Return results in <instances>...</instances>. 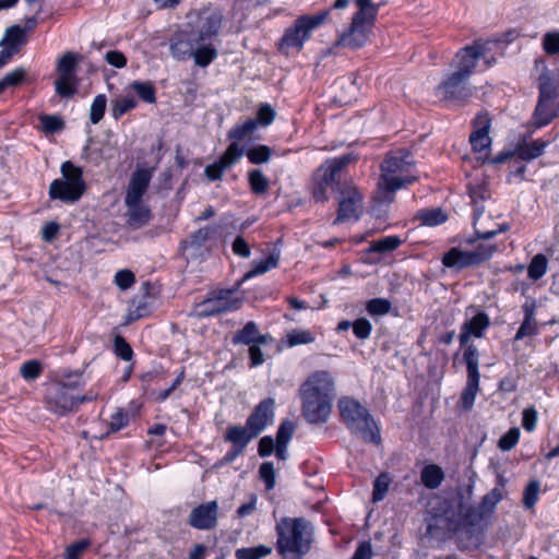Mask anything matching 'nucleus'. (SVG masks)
Listing matches in <instances>:
<instances>
[{"mask_svg": "<svg viewBox=\"0 0 559 559\" xmlns=\"http://www.w3.org/2000/svg\"><path fill=\"white\" fill-rule=\"evenodd\" d=\"M301 411L310 424H322L329 419L335 397L333 377L329 371L312 372L300 386Z\"/></svg>", "mask_w": 559, "mask_h": 559, "instance_id": "nucleus-1", "label": "nucleus"}, {"mask_svg": "<svg viewBox=\"0 0 559 559\" xmlns=\"http://www.w3.org/2000/svg\"><path fill=\"white\" fill-rule=\"evenodd\" d=\"M301 411L310 424H322L329 419L335 397L333 377L329 371L312 372L300 386Z\"/></svg>", "mask_w": 559, "mask_h": 559, "instance_id": "nucleus-2", "label": "nucleus"}, {"mask_svg": "<svg viewBox=\"0 0 559 559\" xmlns=\"http://www.w3.org/2000/svg\"><path fill=\"white\" fill-rule=\"evenodd\" d=\"M276 550L283 559H302L311 549L314 530L306 518H282L275 526Z\"/></svg>", "mask_w": 559, "mask_h": 559, "instance_id": "nucleus-3", "label": "nucleus"}, {"mask_svg": "<svg viewBox=\"0 0 559 559\" xmlns=\"http://www.w3.org/2000/svg\"><path fill=\"white\" fill-rule=\"evenodd\" d=\"M222 27V15L216 12L203 13L199 16L197 25L176 32L169 40L171 56L178 61H186L193 55L200 41L215 39Z\"/></svg>", "mask_w": 559, "mask_h": 559, "instance_id": "nucleus-4", "label": "nucleus"}, {"mask_svg": "<svg viewBox=\"0 0 559 559\" xmlns=\"http://www.w3.org/2000/svg\"><path fill=\"white\" fill-rule=\"evenodd\" d=\"M426 536L444 540L462 525L461 514L453 501L440 495H431L425 504Z\"/></svg>", "mask_w": 559, "mask_h": 559, "instance_id": "nucleus-5", "label": "nucleus"}, {"mask_svg": "<svg viewBox=\"0 0 559 559\" xmlns=\"http://www.w3.org/2000/svg\"><path fill=\"white\" fill-rule=\"evenodd\" d=\"M340 417L348 431L365 442L379 445L381 429L369 409L350 396H342L337 402Z\"/></svg>", "mask_w": 559, "mask_h": 559, "instance_id": "nucleus-6", "label": "nucleus"}, {"mask_svg": "<svg viewBox=\"0 0 559 559\" xmlns=\"http://www.w3.org/2000/svg\"><path fill=\"white\" fill-rule=\"evenodd\" d=\"M414 160L408 151L402 150L386 155L381 164V175L373 198L376 202L391 203L394 193L405 183L412 182L406 176Z\"/></svg>", "mask_w": 559, "mask_h": 559, "instance_id": "nucleus-7", "label": "nucleus"}, {"mask_svg": "<svg viewBox=\"0 0 559 559\" xmlns=\"http://www.w3.org/2000/svg\"><path fill=\"white\" fill-rule=\"evenodd\" d=\"M152 176L151 169L138 166L127 186L124 195L127 222L133 229L145 226L152 218L151 209L143 202V197L147 192Z\"/></svg>", "mask_w": 559, "mask_h": 559, "instance_id": "nucleus-8", "label": "nucleus"}, {"mask_svg": "<svg viewBox=\"0 0 559 559\" xmlns=\"http://www.w3.org/2000/svg\"><path fill=\"white\" fill-rule=\"evenodd\" d=\"M329 16V11H322L318 14H304L298 16L294 23L285 29L281 41L280 50L296 49L300 51L306 41L311 37L314 29L320 27Z\"/></svg>", "mask_w": 559, "mask_h": 559, "instance_id": "nucleus-9", "label": "nucleus"}, {"mask_svg": "<svg viewBox=\"0 0 559 559\" xmlns=\"http://www.w3.org/2000/svg\"><path fill=\"white\" fill-rule=\"evenodd\" d=\"M513 37L507 39H489V40H475L472 45H467L461 48L456 55L455 60L457 63V69L454 71L456 73H461L464 76L471 79L474 69L479 59H484L488 67L495 61L493 58H489V53L493 47L499 45L500 43L511 41Z\"/></svg>", "mask_w": 559, "mask_h": 559, "instance_id": "nucleus-10", "label": "nucleus"}, {"mask_svg": "<svg viewBox=\"0 0 559 559\" xmlns=\"http://www.w3.org/2000/svg\"><path fill=\"white\" fill-rule=\"evenodd\" d=\"M97 397L98 393L93 390L83 395H74L67 390V386L55 383L47 392L46 404L51 413L58 416H67L76 412L81 404L93 402Z\"/></svg>", "mask_w": 559, "mask_h": 559, "instance_id": "nucleus-11", "label": "nucleus"}, {"mask_svg": "<svg viewBox=\"0 0 559 559\" xmlns=\"http://www.w3.org/2000/svg\"><path fill=\"white\" fill-rule=\"evenodd\" d=\"M496 250L497 246L483 243L478 245L472 251H463L459 248H451L448 252L444 253L442 263L448 269L461 271L463 269L479 265L488 261Z\"/></svg>", "mask_w": 559, "mask_h": 559, "instance_id": "nucleus-12", "label": "nucleus"}, {"mask_svg": "<svg viewBox=\"0 0 559 559\" xmlns=\"http://www.w3.org/2000/svg\"><path fill=\"white\" fill-rule=\"evenodd\" d=\"M242 283L238 281L233 288L216 289L210 293L209 297L201 304L202 316L213 317L224 312L238 310L243 299L237 296Z\"/></svg>", "mask_w": 559, "mask_h": 559, "instance_id": "nucleus-13", "label": "nucleus"}, {"mask_svg": "<svg viewBox=\"0 0 559 559\" xmlns=\"http://www.w3.org/2000/svg\"><path fill=\"white\" fill-rule=\"evenodd\" d=\"M80 57L74 52H66L57 62L58 79L55 82L56 92L61 97L73 96L78 88L76 68Z\"/></svg>", "mask_w": 559, "mask_h": 559, "instance_id": "nucleus-14", "label": "nucleus"}, {"mask_svg": "<svg viewBox=\"0 0 559 559\" xmlns=\"http://www.w3.org/2000/svg\"><path fill=\"white\" fill-rule=\"evenodd\" d=\"M479 353L477 347L472 344L464 349L463 361L466 366L467 381L461 394V404L463 409H472L476 395L479 391V370H478Z\"/></svg>", "mask_w": 559, "mask_h": 559, "instance_id": "nucleus-15", "label": "nucleus"}, {"mask_svg": "<svg viewBox=\"0 0 559 559\" xmlns=\"http://www.w3.org/2000/svg\"><path fill=\"white\" fill-rule=\"evenodd\" d=\"M362 210V195L355 187H348L341 191L337 215L333 222L338 225L346 222H357Z\"/></svg>", "mask_w": 559, "mask_h": 559, "instance_id": "nucleus-16", "label": "nucleus"}, {"mask_svg": "<svg viewBox=\"0 0 559 559\" xmlns=\"http://www.w3.org/2000/svg\"><path fill=\"white\" fill-rule=\"evenodd\" d=\"M438 88L442 92L444 99L460 105H465L473 96L469 78L456 72L449 74Z\"/></svg>", "mask_w": 559, "mask_h": 559, "instance_id": "nucleus-17", "label": "nucleus"}, {"mask_svg": "<svg viewBox=\"0 0 559 559\" xmlns=\"http://www.w3.org/2000/svg\"><path fill=\"white\" fill-rule=\"evenodd\" d=\"M243 154L245 146L238 143H230L216 162L205 167V176L210 181L219 180L224 171L234 166L243 156Z\"/></svg>", "mask_w": 559, "mask_h": 559, "instance_id": "nucleus-18", "label": "nucleus"}, {"mask_svg": "<svg viewBox=\"0 0 559 559\" xmlns=\"http://www.w3.org/2000/svg\"><path fill=\"white\" fill-rule=\"evenodd\" d=\"M218 503L215 500L201 503L190 512L188 523L193 528L209 531L217 525Z\"/></svg>", "mask_w": 559, "mask_h": 559, "instance_id": "nucleus-19", "label": "nucleus"}, {"mask_svg": "<svg viewBox=\"0 0 559 559\" xmlns=\"http://www.w3.org/2000/svg\"><path fill=\"white\" fill-rule=\"evenodd\" d=\"M274 417L275 400L266 397L254 406L246 421L249 428L259 436L269 425L273 424Z\"/></svg>", "mask_w": 559, "mask_h": 559, "instance_id": "nucleus-20", "label": "nucleus"}, {"mask_svg": "<svg viewBox=\"0 0 559 559\" xmlns=\"http://www.w3.org/2000/svg\"><path fill=\"white\" fill-rule=\"evenodd\" d=\"M490 325V318L485 311H477L472 318L466 319L461 326L459 335L461 346L465 348L469 345L468 341L472 336L480 338L484 336V332Z\"/></svg>", "mask_w": 559, "mask_h": 559, "instance_id": "nucleus-21", "label": "nucleus"}, {"mask_svg": "<svg viewBox=\"0 0 559 559\" xmlns=\"http://www.w3.org/2000/svg\"><path fill=\"white\" fill-rule=\"evenodd\" d=\"M558 98L538 95L537 105L534 110V124L536 128H543L549 124L559 116Z\"/></svg>", "mask_w": 559, "mask_h": 559, "instance_id": "nucleus-22", "label": "nucleus"}, {"mask_svg": "<svg viewBox=\"0 0 559 559\" xmlns=\"http://www.w3.org/2000/svg\"><path fill=\"white\" fill-rule=\"evenodd\" d=\"M536 308L537 304L534 298H527L525 300L522 306L524 318L514 335V341H521L525 337L534 336L539 333L538 323L535 319Z\"/></svg>", "mask_w": 559, "mask_h": 559, "instance_id": "nucleus-23", "label": "nucleus"}, {"mask_svg": "<svg viewBox=\"0 0 559 559\" xmlns=\"http://www.w3.org/2000/svg\"><path fill=\"white\" fill-rule=\"evenodd\" d=\"M84 193L82 190L73 188L71 183L62 178L52 180L48 191L50 200H59L68 204L78 202Z\"/></svg>", "mask_w": 559, "mask_h": 559, "instance_id": "nucleus-24", "label": "nucleus"}, {"mask_svg": "<svg viewBox=\"0 0 559 559\" xmlns=\"http://www.w3.org/2000/svg\"><path fill=\"white\" fill-rule=\"evenodd\" d=\"M354 160L352 154H344L342 156L326 160L320 168V179L326 186H334L340 178V173Z\"/></svg>", "mask_w": 559, "mask_h": 559, "instance_id": "nucleus-25", "label": "nucleus"}, {"mask_svg": "<svg viewBox=\"0 0 559 559\" xmlns=\"http://www.w3.org/2000/svg\"><path fill=\"white\" fill-rule=\"evenodd\" d=\"M233 344L254 345V344H266L269 335L260 334L257 324L253 321H249L245 326L237 331L233 336Z\"/></svg>", "mask_w": 559, "mask_h": 559, "instance_id": "nucleus-26", "label": "nucleus"}, {"mask_svg": "<svg viewBox=\"0 0 559 559\" xmlns=\"http://www.w3.org/2000/svg\"><path fill=\"white\" fill-rule=\"evenodd\" d=\"M258 435L249 428L246 421L245 426L231 425L227 428L224 440L230 442L235 447L246 449L251 440L257 438Z\"/></svg>", "mask_w": 559, "mask_h": 559, "instance_id": "nucleus-27", "label": "nucleus"}, {"mask_svg": "<svg viewBox=\"0 0 559 559\" xmlns=\"http://www.w3.org/2000/svg\"><path fill=\"white\" fill-rule=\"evenodd\" d=\"M369 29L367 26L354 25L350 26L338 39V45L352 49L361 48L368 40Z\"/></svg>", "mask_w": 559, "mask_h": 559, "instance_id": "nucleus-28", "label": "nucleus"}, {"mask_svg": "<svg viewBox=\"0 0 559 559\" xmlns=\"http://www.w3.org/2000/svg\"><path fill=\"white\" fill-rule=\"evenodd\" d=\"M548 144V141H544L542 139L535 140L531 143H526V140L523 139L516 144L515 154L521 160L531 162L542 156Z\"/></svg>", "mask_w": 559, "mask_h": 559, "instance_id": "nucleus-29", "label": "nucleus"}, {"mask_svg": "<svg viewBox=\"0 0 559 559\" xmlns=\"http://www.w3.org/2000/svg\"><path fill=\"white\" fill-rule=\"evenodd\" d=\"M213 40L214 39H206L198 43L195 46L191 58H193L198 67L206 68L217 58L218 51Z\"/></svg>", "mask_w": 559, "mask_h": 559, "instance_id": "nucleus-30", "label": "nucleus"}, {"mask_svg": "<svg viewBox=\"0 0 559 559\" xmlns=\"http://www.w3.org/2000/svg\"><path fill=\"white\" fill-rule=\"evenodd\" d=\"M559 73L552 72L544 67L538 78V95L558 98L559 96Z\"/></svg>", "mask_w": 559, "mask_h": 559, "instance_id": "nucleus-31", "label": "nucleus"}, {"mask_svg": "<svg viewBox=\"0 0 559 559\" xmlns=\"http://www.w3.org/2000/svg\"><path fill=\"white\" fill-rule=\"evenodd\" d=\"M445 479L444 471L438 464H426L421 467V486L427 489H438Z\"/></svg>", "mask_w": 559, "mask_h": 559, "instance_id": "nucleus-32", "label": "nucleus"}, {"mask_svg": "<svg viewBox=\"0 0 559 559\" xmlns=\"http://www.w3.org/2000/svg\"><path fill=\"white\" fill-rule=\"evenodd\" d=\"M468 195L471 198V203L474 206V224L476 221L483 215L485 212L484 202L489 198V190L486 185H472L467 186Z\"/></svg>", "mask_w": 559, "mask_h": 559, "instance_id": "nucleus-33", "label": "nucleus"}, {"mask_svg": "<svg viewBox=\"0 0 559 559\" xmlns=\"http://www.w3.org/2000/svg\"><path fill=\"white\" fill-rule=\"evenodd\" d=\"M25 43V29H23L20 25H12L5 31L4 37L0 45H2L3 48L9 50L12 55H15L20 51L21 47Z\"/></svg>", "mask_w": 559, "mask_h": 559, "instance_id": "nucleus-34", "label": "nucleus"}, {"mask_svg": "<svg viewBox=\"0 0 559 559\" xmlns=\"http://www.w3.org/2000/svg\"><path fill=\"white\" fill-rule=\"evenodd\" d=\"M217 226H205L193 231L189 238L180 242V248L187 250L189 248L200 249L204 243L217 233Z\"/></svg>", "mask_w": 559, "mask_h": 559, "instance_id": "nucleus-35", "label": "nucleus"}, {"mask_svg": "<svg viewBox=\"0 0 559 559\" xmlns=\"http://www.w3.org/2000/svg\"><path fill=\"white\" fill-rule=\"evenodd\" d=\"M281 254L280 252H272L269 257L263 258L253 263L250 271H248L240 282L243 284L246 281L262 275L278 265Z\"/></svg>", "mask_w": 559, "mask_h": 559, "instance_id": "nucleus-36", "label": "nucleus"}, {"mask_svg": "<svg viewBox=\"0 0 559 559\" xmlns=\"http://www.w3.org/2000/svg\"><path fill=\"white\" fill-rule=\"evenodd\" d=\"M60 171L62 179L71 183L73 188H78L85 192L86 182L84 180L83 169L81 167L74 165L71 160H66L61 164Z\"/></svg>", "mask_w": 559, "mask_h": 559, "instance_id": "nucleus-37", "label": "nucleus"}, {"mask_svg": "<svg viewBox=\"0 0 559 559\" xmlns=\"http://www.w3.org/2000/svg\"><path fill=\"white\" fill-rule=\"evenodd\" d=\"M358 11L354 14L352 24L367 26L371 25L377 17L378 8L369 1L356 0Z\"/></svg>", "mask_w": 559, "mask_h": 559, "instance_id": "nucleus-38", "label": "nucleus"}, {"mask_svg": "<svg viewBox=\"0 0 559 559\" xmlns=\"http://www.w3.org/2000/svg\"><path fill=\"white\" fill-rule=\"evenodd\" d=\"M258 129V121L250 118L242 123L235 124L227 133L231 143H240L246 139H251Z\"/></svg>", "mask_w": 559, "mask_h": 559, "instance_id": "nucleus-39", "label": "nucleus"}, {"mask_svg": "<svg viewBox=\"0 0 559 559\" xmlns=\"http://www.w3.org/2000/svg\"><path fill=\"white\" fill-rule=\"evenodd\" d=\"M138 106V100L133 95H126L111 100L110 112L115 120H119L128 111Z\"/></svg>", "mask_w": 559, "mask_h": 559, "instance_id": "nucleus-40", "label": "nucleus"}, {"mask_svg": "<svg viewBox=\"0 0 559 559\" xmlns=\"http://www.w3.org/2000/svg\"><path fill=\"white\" fill-rule=\"evenodd\" d=\"M403 240L399 236H385L373 240L370 243L367 252L380 254L389 253L399 248Z\"/></svg>", "mask_w": 559, "mask_h": 559, "instance_id": "nucleus-41", "label": "nucleus"}, {"mask_svg": "<svg viewBox=\"0 0 559 559\" xmlns=\"http://www.w3.org/2000/svg\"><path fill=\"white\" fill-rule=\"evenodd\" d=\"M393 481V478L390 473L382 472L378 475V477L373 481L372 487V502L378 503L382 501L386 493L389 492L390 486Z\"/></svg>", "mask_w": 559, "mask_h": 559, "instance_id": "nucleus-42", "label": "nucleus"}, {"mask_svg": "<svg viewBox=\"0 0 559 559\" xmlns=\"http://www.w3.org/2000/svg\"><path fill=\"white\" fill-rule=\"evenodd\" d=\"M130 87L136 93L142 102L146 104L156 103V88L151 81H133L130 84Z\"/></svg>", "mask_w": 559, "mask_h": 559, "instance_id": "nucleus-43", "label": "nucleus"}, {"mask_svg": "<svg viewBox=\"0 0 559 559\" xmlns=\"http://www.w3.org/2000/svg\"><path fill=\"white\" fill-rule=\"evenodd\" d=\"M272 552V548L265 545L238 548L235 551L236 559H262Z\"/></svg>", "mask_w": 559, "mask_h": 559, "instance_id": "nucleus-44", "label": "nucleus"}, {"mask_svg": "<svg viewBox=\"0 0 559 559\" xmlns=\"http://www.w3.org/2000/svg\"><path fill=\"white\" fill-rule=\"evenodd\" d=\"M548 269V260L545 254L537 253L533 257L528 265V277L533 281L542 278Z\"/></svg>", "mask_w": 559, "mask_h": 559, "instance_id": "nucleus-45", "label": "nucleus"}, {"mask_svg": "<svg viewBox=\"0 0 559 559\" xmlns=\"http://www.w3.org/2000/svg\"><path fill=\"white\" fill-rule=\"evenodd\" d=\"M248 181L254 194L262 195L267 191L269 180L260 169H252L248 173Z\"/></svg>", "mask_w": 559, "mask_h": 559, "instance_id": "nucleus-46", "label": "nucleus"}, {"mask_svg": "<svg viewBox=\"0 0 559 559\" xmlns=\"http://www.w3.org/2000/svg\"><path fill=\"white\" fill-rule=\"evenodd\" d=\"M248 160L253 165L263 164L270 160L272 156V150L267 145H257L249 150L245 148V154Z\"/></svg>", "mask_w": 559, "mask_h": 559, "instance_id": "nucleus-47", "label": "nucleus"}, {"mask_svg": "<svg viewBox=\"0 0 559 559\" xmlns=\"http://www.w3.org/2000/svg\"><path fill=\"white\" fill-rule=\"evenodd\" d=\"M107 107V96L98 94L94 97L90 108V120L93 124H97L104 118Z\"/></svg>", "mask_w": 559, "mask_h": 559, "instance_id": "nucleus-48", "label": "nucleus"}, {"mask_svg": "<svg viewBox=\"0 0 559 559\" xmlns=\"http://www.w3.org/2000/svg\"><path fill=\"white\" fill-rule=\"evenodd\" d=\"M58 385L67 386L68 391H73L79 389L85 384L83 381V372L82 371H64L61 374V379L56 382Z\"/></svg>", "mask_w": 559, "mask_h": 559, "instance_id": "nucleus-49", "label": "nucleus"}, {"mask_svg": "<svg viewBox=\"0 0 559 559\" xmlns=\"http://www.w3.org/2000/svg\"><path fill=\"white\" fill-rule=\"evenodd\" d=\"M421 225L437 226L448 219V215L440 209H426L421 210Z\"/></svg>", "mask_w": 559, "mask_h": 559, "instance_id": "nucleus-50", "label": "nucleus"}, {"mask_svg": "<svg viewBox=\"0 0 559 559\" xmlns=\"http://www.w3.org/2000/svg\"><path fill=\"white\" fill-rule=\"evenodd\" d=\"M20 373L24 380L34 381L41 376L43 365L36 359L27 360L22 364Z\"/></svg>", "mask_w": 559, "mask_h": 559, "instance_id": "nucleus-51", "label": "nucleus"}, {"mask_svg": "<svg viewBox=\"0 0 559 559\" xmlns=\"http://www.w3.org/2000/svg\"><path fill=\"white\" fill-rule=\"evenodd\" d=\"M114 353L124 361L132 360L134 355L132 347L121 335H116L114 338Z\"/></svg>", "mask_w": 559, "mask_h": 559, "instance_id": "nucleus-52", "label": "nucleus"}, {"mask_svg": "<svg viewBox=\"0 0 559 559\" xmlns=\"http://www.w3.org/2000/svg\"><path fill=\"white\" fill-rule=\"evenodd\" d=\"M539 489L540 483L537 479L531 480L525 487L523 493V504L526 509H532L536 504Z\"/></svg>", "mask_w": 559, "mask_h": 559, "instance_id": "nucleus-53", "label": "nucleus"}, {"mask_svg": "<svg viewBox=\"0 0 559 559\" xmlns=\"http://www.w3.org/2000/svg\"><path fill=\"white\" fill-rule=\"evenodd\" d=\"M520 439V429L513 427L509 429L498 441V448L502 451L512 450L519 442Z\"/></svg>", "mask_w": 559, "mask_h": 559, "instance_id": "nucleus-54", "label": "nucleus"}, {"mask_svg": "<svg viewBox=\"0 0 559 559\" xmlns=\"http://www.w3.org/2000/svg\"><path fill=\"white\" fill-rule=\"evenodd\" d=\"M391 309V302L384 298L370 299L366 305V310L371 316H383Z\"/></svg>", "mask_w": 559, "mask_h": 559, "instance_id": "nucleus-55", "label": "nucleus"}, {"mask_svg": "<svg viewBox=\"0 0 559 559\" xmlns=\"http://www.w3.org/2000/svg\"><path fill=\"white\" fill-rule=\"evenodd\" d=\"M91 546L87 538L70 544L64 551L63 559H80L81 555Z\"/></svg>", "mask_w": 559, "mask_h": 559, "instance_id": "nucleus-56", "label": "nucleus"}, {"mask_svg": "<svg viewBox=\"0 0 559 559\" xmlns=\"http://www.w3.org/2000/svg\"><path fill=\"white\" fill-rule=\"evenodd\" d=\"M259 476L267 490L275 487V469L272 462H263L259 467Z\"/></svg>", "mask_w": 559, "mask_h": 559, "instance_id": "nucleus-57", "label": "nucleus"}, {"mask_svg": "<svg viewBox=\"0 0 559 559\" xmlns=\"http://www.w3.org/2000/svg\"><path fill=\"white\" fill-rule=\"evenodd\" d=\"M469 143L474 152H483L490 147L491 138L489 133L472 132L469 135Z\"/></svg>", "mask_w": 559, "mask_h": 559, "instance_id": "nucleus-58", "label": "nucleus"}, {"mask_svg": "<svg viewBox=\"0 0 559 559\" xmlns=\"http://www.w3.org/2000/svg\"><path fill=\"white\" fill-rule=\"evenodd\" d=\"M473 132L489 133L491 127V117L487 110L477 112L472 121Z\"/></svg>", "mask_w": 559, "mask_h": 559, "instance_id": "nucleus-59", "label": "nucleus"}, {"mask_svg": "<svg viewBox=\"0 0 559 559\" xmlns=\"http://www.w3.org/2000/svg\"><path fill=\"white\" fill-rule=\"evenodd\" d=\"M295 426L290 420L281 423L276 432V444L287 445L293 438Z\"/></svg>", "mask_w": 559, "mask_h": 559, "instance_id": "nucleus-60", "label": "nucleus"}, {"mask_svg": "<svg viewBox=\"0 0 559 559\" xmlns=\"http://www.w3.org/2000/svg\"><path fill=\"white\" fill-rule=\"evenodd\" d=\"M39 120L43 130L48 133H56L63 128V121L57 116L43 115Z\"/></svg>", "mask_w": 559, "mask_h": 559, "instance_id": "nucleus-61", "label": "nucleus"}, {"mask_svg": "<svg viewBox=\"0 0 559 559\" xmlns=\"http://www.w3.org/2000/svg\"><path fill=\"white\" fill-rule=\"evenodd\" d=\"M288 344L289 346H297L302 344H309L314 341V336L311 332L306 330H294L288 334Z\"/></svg>", "mask_w": 559, "mask_h": 559, "instance_id": "nucleus-62", "label": "nucleus"}, {"mask_svg": "<svg viewBox=\"0 0 559 559\" xmlns=\"http://www.w3.org/2000/svg\"><path fill=\"white\" fill-rule=\"evenodd\" d=\"M543 48L548 55L559 53V31L548 32L544 35Z\"/></svg>", "mask_w": 559, "mask_h": 559, "instance_id": "nucleus-63", "label": "nucleus"}, {"mask_svg": "<svg viewBox=\"0 0 559 559\" xmlns=\"http://www.w3.org/2000/svg\"><path fill=\"white\" fill-rule=\"evenodd\" d=\"M135 283L134 274L127 269L119 270L115 275V284L121 289L127 290Z\"/></svg>", "mask_w": 559, "mask_h": 559, "instance_id": "nucleus-64", "label": "nucleus"}]
</instances>
